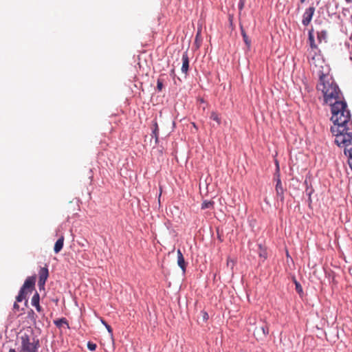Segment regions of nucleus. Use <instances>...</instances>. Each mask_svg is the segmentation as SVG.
Returning <instances> with one entry per match:
<instances>
[{"instance_id": "1", "label": "nucleus", "mask_w": 352, "mask_h": 352, "mask_svg": "<svg viewBox=\"0 0 352 352\" xmlns=\"http://www.w3.org/2000/svg\"><path fill=\"white\" fill-rule=\"evenodd\" d=\"M317 89L323 96L324 102L331 106V113L347 109L343 95L334 79L328 74L319 72Z\"/></svg>"}, {"instance_id": "2", "label": "nucleus", "mask_w": 352, "mask_h": 352, "mask_svg": "<svg viewBox=\"0 0 352 352\" xmlns=\"http://www.w3.org/2000/svg\"><path fill=\"white\" fill-rule=\"evenodd\" d=\"M333 126L331 131L335 136V143L340 147H348L352 142V122L348 109L332 113Z\"/></svg>"}, {"instance_id": "3", "label": "nucleus", "mask_w": 352, "mask_h": 352, "mask_svg": "<svg viewBox=\"0 0 352 352\" xmlns=\"http://www.w3.org/2000/svg\"><path fill=\"white\" fill-rule=\"evenodd\" d=\"M39 340L33 336L25 333L21 337V346L19 352H37Z\"/></svg>"}, {"instance_id": "4", "label": "nucleus", "mask_w": 352, "mask_h": 352, "mask_svg": "<svg viewBox=\"0 0 352 352\" xmlns=\"http://www.w3.org/2000/svg\"><path fill=\"white\" fill-rule=\"evenodd\" d=\"M49 276V270L47 268V266L45 265L43 267H41L39 272H38V285L39 287V289H44L45 282L47 280Z\"/></svg>"}, {"instance_id": "5", "label": "nucleus", "mask_w": 352, "mask_h": 352, "mask_svg": "<svg viewBox=\"0 0 352 352\" xmlns=\"http://www.w3.org/2000/svg\"><path fill=\"white\" fill-rule=\"evenodd\" d=\"M316 8L312 5L305 10L302 14V23L307 26L311 21L312 17L315 13Z\"/></svg>"}, {"instance_id": "6", "label": "nucleus", "mask_w": 352, "mask_h": 352, "mask_svg": "<svg viewBox=\"0 0 352 352\" xmlns=\"http://www.w3.org/2000/svg\"><path fill=\"white\" fill-rule=\"evenodd\" d=\"M269 334V327L267 326L256 328L254 335L258 340H263Z\"/></svg>"}, {"instance_id": "7", "label": "nucleus", "mask_w": 352, "mask_h": 352, "mask_svg": "<svg viewBox=\"0 0 352 352\" xmlns=\"http://www.w3.org/2000/svg\"><path fill=\"white\" fill-rule=\"evenodd\" d=\"M274 179L276 182V188H275L276 192V196L281 201H283V199H284V189H283V187L282 186L281 181H280V179L279 177V175L276 176L274 177Z\"/></svg>"}, {"instance_id": "8", "label": "nucleus", "mask_w": 352, "mask_h": 352, "mask_svg": "<svg viewBox=\"0 0 352 352\" xmlns=\"http://www.w3.org/2000/svg\"><path fill=\"white\" fill-rule=\"evenodd\" d=\"M35 276L28 277L25 280L23 287L21 289L24 290L25 292H27L28 289H32L35 285Z\"/></svg>"}, {"instance_id": "9", "label": "nucleus", "mask_w": 352, "mask_h": 352, "mask_svg": "<svg viewBox=\"0 0 352 352\" xmlns=\"http://www.w3.org/2000/svg\"><path fill=\"white\" fill-rule=\"evenodd\" d=\"M308 40H309V45H310L311 51L314 52V54H316V51L318 50V48L317 45L315 43L314 35V29L313 28H311L309 31V38H308Z\"/></svg>"}, {"instance_id": "10", "label": "nucleus", "mask_w": 352, "mask_h": 352, "mask_svg": "<svg viewBox=\"0 0 352 352\" xmlns=\"http://www.w3.org/2000/svg\"><path fill=\"white\" fill-rule=\"evenodd\" d=\"M177 264L180 267V268L182 270L183 272H186V262L184 258V256L179 249L177 251Z\"/></svg>"}, {"instance_id": "11", "label": "nucleus", "mask_w": 352, "mask_h": 352, "mask_svg": "<svg viewBox=\"0 0 352 352\" xmlns=\"http://www.w3.org/2000/svg\"><path fill=\"white\" fill-rule=\"evenodd\" d=\"M189 67V58L188 56V53L186 52L182 54V71L186 74L188 71Z\"/></svg>"}, {"instance_id": "12", "label": "nucleus", "mask_w": 352, "mask_h": 352, "mask_svg": "<svg viewBox=\"0 0 352 352\" xmlns=\"http://www.w3.org/2000/svg\"><path fill=\"white\" fill-rule=\"evenodd\" d=\"M64 236H61L55 243L54 247V251L55 253H58L60 252V250L63 249V244H64Z\"/></svg>"}, {"instance_id": "13", "label": "nucleus", "mask_w": 352, "mask_h": 352, "mask_svg": "<svg viewBox=\"0 0 352 352\" xmlns=\"http://www.w3.org/2000/svg\"><path fill=\"white\" fill-rule=\"evenodd\" d=\"M258 249L259 256L262 258L263 261H265L267 257V253L266 250L261 245H258Z\"/></svg>"}, {"instance_id": "14", "label": "nucleus", "mask_w": 352, "mask_h": 352, "mask_svg": "<svg viewBox=\"0 0 352 352\" xmlns=\"http://www.w3.org/2000/svg\"><path fill=\"white\" fill-rule=\"evenodd\" d=\"M317 38L319 43H321L322 41H326L327 39V32L325 30H322L317 33Z\"/></svg>"}, {"instance_id": "15", "label": "nucleus", "mask_w": 352, "mask_h": 352, "mask_svg": "<svg viewBox=\"0 0 352 352\" xmlns=\"http://www.w3.org/2000/svg\"><path fill=\"white\" fill-rule=\"evenodd\" d=\"M210 118L211 120L215 121L219 125L221 124V118L219 117V114L217 112H211Z\"/></svg>"}, {"instance_id": "16", "label": "nucleus", "mask_w": 352, "mask_h": 352, "mask_svg": "<svg viewBox=\"0 0 352 352\" xmlns=\"http://www.w3.org/2000/svg\"><path fill=\"white\" fill-rule=\"evenodd\" d=\"M54 324L58 328L61 327L63 326V324H67V326L69 327L68 322H67V320L64 318L59 319L58 320H55Z\"/></svg>"}, {"instance_id": "17", "label": "nucleus", "mask_w": 352, "mask_h": 352, "mask_svg": "<svg viewBox=\"0 0 352 352\" xmlns=\"http://www.w3.org/2000/svg\"><path fill=\"white\" fill-rule=\"evenodd\" d=\"M27 292H25L24 290L21 289L18 296L16 298V302H21L23 299H25Z\"/></svg>"}, {"instance_id": "18", "label": "nucleus", "mask_w": 352, "mask_h": 352, "mask_svg": "<svg viewBox=\"0 0 352 352\" xmlns=\"http://www.w3.org/2000/svg\"><path fill=\"white\" fill-rule=\"evenodd\" d=\"M214 201H204L201 204V209L205 210L207 208H212Z\"/></svg>"}, {"instance_id": "19", "label": "nucleus", "mask_w": 352, "mask_h": 352, "mask_svg": "<svg viewBox=\"0 0 352 352\" xmlns=\"http://www.w3.org/2000/svg\"><path fill=\"white\" fill-rule=\"evenodd\" d=\"M39 300H40L39 294L37 292H36L32 298L31 302H32V306H34V305L38 304Z\"/></svg>"}, {"instance_id": "20", "label": "nucleus", "mask_w": 352, "mask_h": 352, "mask_svg": "<svg viewBox=\"0 0 352 352\" xmlns=\"http://www.w3.org/2000/svg\"><path fill=\"white\" fill-rule=\"evenodd\" d=\"M296 285V292L301 295L303 293L302 287L301 285L296 280L294 281Z\"/></svg>"}, {"instance_id": "21", "label": "nucleus", "mask_w": 352, "mask_h": 352, "mask_svg": "<svg viewBox=\"0 0 352 352\" xmlns=\"http://www.w3.org/2000/svg\"><path fill=\"white\" fill-rule=\"evenodd\" d=\"M154 129L153 130V133L155 138V140L156 142L157 141V139H158V125H157V123L155 122V124H154Z\"/></svg>"}, {"instance_id": "22", "label": "nucleus", "mask_w": 352, "mask_h": 352, "mask_svg": "<svg viewBox=\"0 0 352 352\" xmlns=\"http://www.w3.org/2000/svg\"><path fill=\"white\" fill-rule=\"evenodd\" d=\"M96 344L92 342H88L87 343V348L89 349V350L91 351H94L96 349Z\"/></svg>"}, {"instance_id": "23", "label": "nucleus", "mask_w": 352, "mask_h": 352, "mask_svg": "<svg viewBox=\"0 0 352 352\" xmlns=\"http://www.w3.org/2000/svg\"><path fill=\"white\" fill-rule=\"evenodd\" d=\"M344 154L348 155L349 158L352 157V146L350 148L344 147Z\"/></svg>"}, {"instance_id": "24", "label": "nucleus", "mask_w": 352, "mask_h": 352, "mask_svg": "<svg viewBox=\"0 0 352 352\" xmlns=\"http://www.w3.org/2000/svg\"><path fill=\"white\" fill-rule=\"evenodd\" d=\"M157 89L159 91H161L163 89V81L160 78L157 79Z\"/></svg>"}, {"instance_id": "25", "label": "nucleus", "mask_w": 352, "mask_h": 352, "mask_svg": "<svg viewBox=\"0 0 352 352\" xmlns=\"http://www.w3.org/2000/svg\"><path fill=\"white\" fill-rule=\"evenodd\" d=\"M243 38L248 48H250L251 46V41L249 39L248 36H244Z\"/></svg>"}, {"instance_id": "26", "label": "nucleus", "mask_w": 352, "mask_h": 352, "mask_svg": "<svg viewBox=\"0 0 352 352\" xmlns=\"http://www.w3.org/2000/svg\"><path fill=\"white\" fill-rule=\"evenodd\" d=\"M233 265H234L233 261L232 259H230V258H228L227 260V265L231 266V267H232Z\"/></svg>"}, {"instance_id": "27", "label": "nucleus", "mask_w": 352, "mask_h": 352, "mask_svg": "<svg viewBox=\"0 0 352 352\" xmlns=\"http://www.w3.org/2000/svg\"><path fill=\"white\" fill-rule=\"evenodd\" d=\"M105 327L107 328V331L109 333H110L111 335L113 333V329L111 327L110 325H109L108 324H105Z\"/></svg>"}, {"instance_id": "28", "label": "nucleus", "mask_w": 352, "mask_h": 352, "mask_svg": "<svg viewBox=\"0 0 352 352\" xmlns=\"http://www.w3.org/2000/svg\"><path fill=\"white\" fill-rule=\"evenodd\" d=\"M243 6H244V1L243 0H240V3L239 4V9L242 10Z\"/></svg>"}, {"instance_id": "29", "label": "nucleus", "mask_w": 352, "mask_h": 352, "mask_svg": "<svg viewBox=\"0 0 352 352\" xmlns=\"http://www.w3.org/2000/svg\"><path fill=\"white\" fill-rule=\"evenodd\" d=\"M256 319L255 318H253L252 319L251 318H249V324H255Z\"/></svg>"}, {"instance_id": "30", "label": "nucleus", "mask_w": 352, "mask_h": 352, "mask_svg": "<svg viewBox=\"0 0 352 352\" xmlns=\"http://www.w3.org/2000/svg\"><path fill=\"white\" fill-rule=\"evenodd\" d=\"M34 307H35L36 309L38 311H41V307L40 306L39 303L38 304H36V305H34Z\"/></svg>"}, {"instance_id": "31", "label": "nucleus", "mask_w": 352, "mask_h": 352, "mask_svg": "<svg viewBox=\"0 0 352 352\" xmlns=\"http://www.w3.org/2000/svg\"><path fill=\"white\" fill-rule=\"evenodd\" d=\"M348 163H349V165L350 168L352 170V157L348 159Z\"/></svg>"}, {"instance_id": "32", "label": "nucleus", "mask_w": 352, "mask_h": 352, "mask_svg": "<svg viewBox=\"0 0 352 352\" xmlns=\"http://www.w3.org/2000/svg\"><path fill=\"white\" fill-rule=\"evenodd\" d=\"M14 309H19V305L16 302H14Z\"/></svg>"}, {"instance_id": "33", "label": "nucleus", "mask_w": 352, "mask_h": 352, "mask_svg": "<svg viewBox=\"0 0 352 352\" xmlns=\"http://www.w3.org/2000/svg\"><path fill=\"white\" fill-rule=\"evenodd\" d=\"M241 34H242V36H243V38L244 36H247V34H246V33H245V32L244 31V30H243V29H241Z\"/></svg>"}, {"instance_id": "34", "label": "nucleus", "mask_w": 352, "mask_h": 352, "mask_svg": "<svg viewBox=\"0 0 352 352\" xmlns=\"http://www.w3.org/2000/svg\"><path fill=\"white\" fill-rule=\"evenodd\" d=\"M101 322L105 326V324H107L103 319H101Z\"/></svg>"}, {"instance_id": "35", "label": "nucleus", "mask_w": 352, "mask_h": 352, "mask_svg": "<svg viewBox=\"0 0 352 352\" xmlns=\"http://www.w3.org/2000/svg\"><path fill=\"white\" fill-rule=\"evenodd\" d=\"M9 352H16L15 349H10L9 350Z\"/></svg>"}, {"instance_id": "36", "label": "nucleus", "mask_w": 352, "mask_h": 352, "mask_svg": "<svg viewBox=\"0 0 352 352\" xmlns=\"http://www.w3.org/2000/svg\"><path fill=\"white\" fill-rule=\"evenodd\" d=\"M348 3H351L352 2V0H345Z\"/></svg>"}, {"instance_id": "37", "label": "nucleus", "mask_w": 352, "mask_h": 352, "mask_svg": "<svg viewBox=\"0 0 352 352\" xmlns=\"http://www.w3.org/2000/svg\"><path fill=\"white\" fill-rule=\"evenodd\" d=\"M306 0H300V3H304Z\"/></svg>"}]
</instances>
